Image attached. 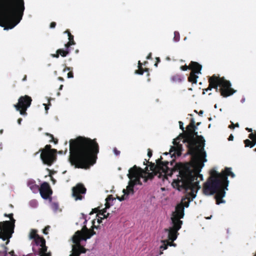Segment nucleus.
Returning <instances> with one entry per match:
<instances>
[{
    "instance_id": "obj_1",
    "label": "nucleus",
    "mask_w": 256,
    "mask_h": 256,
    "mask_svg": "<svg viewBox=\"0 0 256 256\" xmlns=\"http://www.w3.org/2000/svg\"><path fill=\"white\" fill-rule=\"evenodd\" d=\"M197 129L194 118H191L190 122L186 126V130L174 140V148L178 156H180L182 150V144H180L182 140L183 144H186L188 152L192 156L191 162L186 163L181 167L182 174L190 172V170L197 174L200 180H202V174H200L201 169L204 166V162L206 161V154L204 150L205 140L202 136H198L196 132Z\"/></svg>"
},
{
    "instance_id": "obj_2",
    "label": "nucleus",
    "mask_w": 256,
    "mask_h": 256,
    "mask_svg": "<svg viewBox=\"0 0 256 256\" xmlns=\"http://www.w3.org/2000/svg\"><path fill=\"white\" fill-rule=\"evenodd\" d=\"M162 157L160 156V158L156 160V164L149 162V160H147L145 159L144 164H148L150 170L152 171V172H148L146 174L147 176H144L142 178H144V182H146L148 180H152L154 176L158 174L160 176L164 174V175L171 176L174 172H178V178L172 182L173 187L180 191L184 190L188 195L186 198L189 200L190 198L192 200L196 196V193L200 188L199 186V180H198L199 176L191 170L190 172L182 174L181 167L184 164L176 163L174 160L170 162V165L172 168H170L168 166V161H162Z\"/></svg>"
},
{
    "instance_id": "obj_3",
    "label": "nucleus",
    "mask_w": 256,
    "mask_h": 256,
    "mask_svg": "<svg viewBox=\"0 0 256 256\" xmlns=\"http://www.w3.org/2000/svg\"><path fill=\"white\" fill-rule=\"evenodd\" d=\"M69 160L76 168L88 169L96 161L99 145L96 139L79 136L70 139Z\"/></svg>"
},
{
    "instance_id": "obj_4",
    "label": "nucleus",
    "mask_w": 256,
    "mask_h": 256,
    "mask_svg": "<svg viewBox=\"0 0 256 256\" xmlns=\"http://www.w3.org/2000/svg\"><path fill=\"white\" fill-rule=\"evenodd\" d=\"M24 10V0H0V26L4 30L14 28L22 20Z\"/></svg>"
},
{
    "instance_id": "obj_5",
    "label": "nucleus",
    "mask_w": 256,
    "mask_h": 256,
    "mask_svg": "<svg viewBox=\"0 0 256 256\" xmlns=\"http://www.w3.org/2000/svg\"><path fill=\"white\" fill-rule=\"evenodd\" d=\"M210 176L204 184L203 191L205 194L212 195L216 194V204H219L224 202V170L220 172L212 168L210 172Z\"/></svg>"
},
{
    "instance_id": "obj_6",
    "label": "nucleus",
    "mask_w": 256,
    "mask_h": 256,
    "mask_svg": "<svg viewBox=\"0 0 256 256\" xmlns=\"http://www.w3.org/2000/svg\"><path fill=\"white\" fill-rule=\"evenodd\" d=\"M4 216L8 217L10 220H6L0 222V238L3 240H6V244L10 242L14 232L15 220L13 218V214H4Z\"/></svg>"
},
{
    "instance_id": "obj_7",
    "label": "nucleus",
    "mask_w": 256,
    "mask_h": 256,
    "mask_svg": "<svg viewBox=\"0 0 256 256\" xmlns=\"http://www.w3.org/2000/svg\"><path fill=\"white\" fill-rule=\"evenodd\" d=\"M92 226L91 229H88L86 225H84L82 230H78L72 237V242L76 245L80 244L82 240H86L90 238L92 236L96 234L94 228H98V226L94 225V220L92 221Z\"/></svg>"
},
{
    "instance_id": "obj_8",
    "label": "nucleus",
    "mask_w": 256,
    "mask_h": 256,
    "mask_svg": "<svg viewBox=\"0 0 256 256\" xmlns=\"http://www.w3.org/2000/svg\"><path fill=\"white\" fill-rule=\"evenodd\" d=\"M208 87L205 89L206 91L214 88L216 92L220 94V95L224 96V76L220 78L216 74H214L208 78Z\"/></svg>"
},
{
    "instance_id": "obj_9",
    "label": "nucleus",
    "mask_w": 256,
    "mask_h": 256,
    "mask_svg": "<svg viewBox=\"0 0 256 256\" xmlns=\"http://www.w3.org/2000/svg\"><path fill=\"white\" fill-rule=\"evenodd\" d=\"M32 102L30 96L25 95L21 96L18 100V102L14 105L16 110L18 111L20 114L23 116L27 115V109L30 106Z\"/></svg>"
},
{
    "instance_id": "obj_10",
    "label": "nucleus",
    "mask_w": 256,
    "mask_h": 256,
    "mask_svg": "<svg viewBox=\"0 0 256 256\" xmlns=\"http://www.w3.org/2000/svg\"><path fill=\"white\" fill-rule=\"evenodd\" d=\"M184 206L182 204H178L176 206V210L172 214L171 218L172 223H176L182 225V222L180 220L184 216Z\"/></svg>"
},
{
    "instance_id": "obj_11",
    "label": "nucleus",
    "mask_w": 256,
    "mask_h": 256,
    "mask_svg": "<svg viewBox=\"0 0 256 256\" xmlns=\"http://www.w3.org/2000/svg\"><path fill=\"white\" fill-rule=\"evenodd\" d=\"M86 189L82 184H78L72 188V196L76 200H82L84 194L86 193Z\"/></svg>"
},
{
    "instance_id": "obj_12",
    "label": "nucleus",
    "mask_w": 256,
    "mask_h": 256,
    "mask_svg": "<svg viewBox=\"0 0 256 256\" xmlns=\"http://www.w3.org/2000/svg\"><path fill=\"white\" fill-rule=\"evenodd\" d=\"M38 191L40 194L41 196L44 200L50 198L52 194V190L50 188L49 184L47 182H44L39 188Z\"/></svg>"
},
{
    "instance_id": "obj_13",
    "label": "nucleus",
    "mask_w": 256,
    "mask_h": 256,
    "mask_svg": "<svg viewBox=\"0 0 256 256\" xmlns=\"http://www.w3.org/2000/svg\"><path fill=\"white\" fill-rule=\"evenodd\" d=\"M56 152H46L40 154V158L43 163L48 166H51L56 160Z\"/></svg>"
},
{
    "instance_id": "obj_14",
    "label": "nucleus",
    "mask_w": 256,
    "mask_h": 256,
    "mask_svg": "<svg viewBox=\"0 0 256 256\" xmlns=\"http://www.w3.org/2000/svg\"><path fill=\"white\" fill-rule=\"evenodd\" d=\"M172 224V227H170L169 228H166L164 230L166 232H168V238L172 242L177 238L178 231L181 228L182 225L176 223Z\"/></svg>"
},
{
    "instance_id": "obj_15",
    "label": "nucleus",
    "mask_w": 256,
    "mask_h": 256,
    "mask_svg": "<svg viewBox=\"0 0 256 256\" xmlns=\"http://www.w3.org/2000/svg\"><path fill=\"white\" fill-rule=\"evenodd\" d=\"M128 172V176L130 180H132L133 179V178L137 177L138 176H142V178H143L144 174V170L136 166V165L130 168Z\"/></svg>"
},
{
    "instance_id": "obj_16",
    "label": "nucleus",
    "mask_w": 256,
    "mask_h": 256,
    "mask_svg": "<svg viewBox=\"0 0 256 256\" xmlns=\"http://www.w3.org/2000/svg\"><path fill=\"white\" fill-rule=\"evenodd\" d=\"M86 250L80 244L73 246L72 252L70 256H80L81 254L85 253Z\"/></svg>"
},
{
    "instance_id": "obj_17",
    "label": "nucleus",
    "mask_w": 256,
    "mask_h": 256,
    "mask_svg": "<svg viewBox=\"0 0 256 256\" xmlns=\"http://www.w3.org/2000/svg\"><path fill=\"white\" fill-rule=\"evenodd\" d=\"M231 86L230 82L225 80V98L230 96L236 92V90L232 88Z\"/></svg>"
},
{
    "instance_id": "obj_18",
    "label": "nucleus",
    "mask_w": 256,
    "mask_h": 256,
    "mask_svg": "<svg viewBox=\"0 0 256 256\" xmlns=\"http://www.w3.org/2000/svg\"><path fill=\"white\" fill-rule=\"evenodd\" d=\"M228 176L234 178L235 177L234 174L232 171L231 168L225 167V191L228 190Z\"/></svg>"
},
{
    "instance_id": "obj_19",
    "label": "nucleus",
    "mask_w": 256,
    "mask_h": 256,
    "mask_svg": "<svg viewBox=\"0 0 256 256\" xmlns=\"http://www.w3.org/2000/svg\"><path fill=\"white\" fill-rule=\"evenodd\" d=\"M35 244L36 246H40L41 248H39L38 250H42V251L46 250V240L43 237H40L39 236L34 239Z\"/></svg>"
},
{
    "instance_id": "obj_20",
    "label": "nucleus",
    "mask_w": 256,
    "mask_h": 256,
    "mask_svg": "<svg viewBox=\"0 0 256 256\" xmlns=\"http://www.w3.org/2000/svg\"><path fill=\"white\" fill-rule=\"evenodd\" d=\"M190 70H191V72H194V73H197V74H200V71L202 68V66L198 62H196L192 61L190 64Z\"/></svg>"
},
{
    "instance_id": "obj_21",
    "label": "nucleus",
    "mask_w": 256,
    "mask_h": 256,
    "mask_svg": "<svg viewBox=\"0 0 256 256\" xmlns=\"http://www.w3.org/2000/svg\"><path fill=\"white\" fill-rule=\"evenodd\" d=\"M64 33L68 34V42L65 44V48H70L72 45H74L76 42L74 40V36L71 34L70 30H67L64 32Z\"/></svg>"
},
{
    "instance_id": "obj_22",
    "label": "nucleus",
    "mask_w": 256,
    "mask_h": 256,
    "mask_svg": "<svg viewBox=\"0 0 256 256\" xmlns=\"http://www.w3.org/2000/svg\"><path fill=\"white\" fill-rule=\"evenodd\" d=\"M28 186L34 192H37L39 190V186L36 184V182L34 180H29L28 182Z\"/></svg>"
},
{
    "instance_id": "obj_23",
    "label": "nucleus",
    "mask_w": 256,
    "mask_h": 256,
    "mask_svg": "<svg viewBox=\"0 0 256 256\" xmlns=\"http://www.w3.org/2000/svg\"><path fill=\"white\" fill-rule=\"evenodd\" d=\"M56 152V149H52L51 148V146L50 144H46L44 148H41L40 149L38 152L35 153V155H36L38 154L40 152Z\"/></svg>"
},
{
    "instance_id": "obj_24",
    "label": "nucleus",
    "mask_w": 256,
    "mask_h": 256,
    "mask_svg": "<svg viewBox=\"0 0 256 256\" xmlns=\"http://www.w3.org/2000/svg\"><path fill=\"white\" fill-rule=\"evenodd\" d=\"M134 186H133L132 184L130 182L128 186H127L126 189L123 190V192L128 196L130 194H133L134 193Z\"/></svg>"
},
{
    "instance_id": "obj_25",
    "label": "nucleus",
    "mask_w": 256,
    "mask_h": 256,
    "mask_svg": "<svg viewBox=\"0 0 256 256\" xmlns=\"http://www.w3.org/2000/svg\"><path fill=\"white\" fill-rule=\"evenodd\" d=\"M196 74H197V73H194V72H190V76L188 78V80L189 82H192V84H196L198 76Z\"/></svg>"
},
{
    "instance_id": "obj_26",
    "label": "nucleus",
    "mask_w": 256,
    "mask_h": 256,
    "mask_svg": "<svg viewBox=\"0 0 256 256\" xmlns=\"http://www.w3.org/2000/svg\"><path fill=\"white\" fill-rule=\"evenodd\" d=\"M106 208H105L102 210L100 212L99 214L104 216V218H107L108 217L110 214L108 213L106 214H105L106 210V209L109 208L110 207L111 204H110V202H108L106 201Z\"/></svg>"
},
{
    "instance_id": "obj_27",
    "label": "nucleus",
    "mask_w": 256,
    "mask_h": 256,
    "mask_svg": "<svg viewBox=\"0 0 256 256\" xmlns=\"http://www.w3.org/2000/svg\"><path fill=\"white\" fill-rule=\"evenodd\" d=\"M70 52V48H66V50L60 48L57 50V53H58L62 57H66Z\"/></svg>"
},
{
    "instance_id": "obj_28",
    "label": "nucleus",
    "mask_w": 256,
    "mask_h": 256,
    "mask_svg": "<svg viewBox=\"0 0 256 256\" xmlns=\"http://www.w3.org/2000/svg\"><path fill=\"white\" fill-rule=\"evenodd\" d=\"M170 80L173 82H180L182 81V76L179 74H174L172 76Z\"/></svg>"
},
{
    "instance_id": "obj_29",
    "label": "nucleus",
    "mask_w": 256,
    "mask_h": 256,
    "mask_svg": "<svg viewBox=\"0 0 256 256\" xmlns=\"http://www.w3.org/2000/svg\"><path fill=\"white\" fill-rule=\"evenodd\" d=\"M47 250L48 247L46 246V250H44V251H42V250H38V252H36L34 249L33 251L36 254H37L40 256H51L50 252H47Z\"/></svg>"
},
{
    "instance_id": "obj_30",
    "label": "nucleus",
    "mask_w": 256,
    "mask_h": 256,
    "mask_svg": "<svg viewBox=\"0 0 256 256\" xmlns=\"http://www.w3.org/2000/svg\"><path fill=\"white\" fill-rule=\"evenodd\" d=\"M140 178H142V176H138L137 177H134L133 178V179L130 180V182L132 184L133 186L140 184L142 185V183L140 181Z\"/></svg>"
},
{
    "instance_id": "obj_31",
    "label": "nucleus",
    "mask_w": 256,
    "mask_h": 256,
    "mask_svg": "<svg viewBox=\"0 0 256 256\" xmlns=\"http://www.w3.org/2000/svg\"><path fill=\"white\" fill-rule=\"evenodd\" d=\"M6 242L5 244H2L1 247L2 248V250H0V256H6L8 254V248L6 246Z\"/></svg>"
},
{
    "instance_id": "obj_32",
    "label": "nucleus",
    "mask_w": 256,
    "mask_h": 256,
    "mask_svg": "<svg viewBox=\"0 0 256 256\" xmlns=\"http://www.w3.org/2000/svg\"><path fill=\"white\" fill-rule=\"evenodd\" d=\"M148 68H145L144 69L142 68V66H138V70L135 71V73L138 74H142L144 72H148Z\"/></svg>"
},
{
    "instance_id": "obj_33",
    "label": "nucleus",
    "mask_w": 256,
    "mask_h": 256,
    "mask_svg": "<svg viewBox=\"0 0 256 256\" xmlns=\"http://www.w3.org/2000/svg\"><path fill=\"white\" fill-rule=\"evenodd\" d=\"M244 142L246 147L252 148L256 144V142H253L252 141L248 139L244 140Z\"/></svg>"
},
{
    "instance_id": "obj_34",
    "label": "nucleus",
    "mask_w": 256,
    "mask_h": 256,
    "mask_svg": "<svg viewBox=\"0 0 256 256\" xmlns=\"http://www.w3.org/2000/svg\"><path fill=\"white\" fill-rule=\"evenodd\" d=\"M38 236L37 234V230H32L30 234V239H34Z\"/></svg>"
},
{
    "instance_id": "obj_35",
    "label": "nucleus",
    "mask_w": 256,
    "mask_h": 256,
    "mask_svg": "<svg viewBox=\"0 0 256 256\" xmlns=\"http://www.w3.org/2000/svg\"><path fill=\"white\" fill-rule=\"evenodd\" d=\"M45 134L51 138V140H50V142H54L55 144H58V140L57 138H55L52 134L48 132H46Z\"/></svg>"
},
{
    "instance_id": "obj_36",
    "label": "nucleus",
    "mask_w": 256,
    "mask_h": 256,
    "mask_svg": "<svg viewBox=\"0 0 256 256\" xmlns=\"http://www.w3.org/2000/svg\"><path fill=\"white\" fill-rule=\"evenodd\" d=\"M248 138L250 140H252V141L256 142V132H255L254 133L252 132V133L248 135Z\"/></svg>"
},
{
    "instance_id": "obj_37",
    "label": "nucleus",
    "mask_w": 256,
    "mask_h": 256,
    "mask_svg": "<svg viewBox=\"0 0 256 256\" xmlns=\"http://www.w3.org/2000/svg\"><path fill=\"white\" fill-rule=\"evenodd\" d=\"M52 208L54 210H58V203H56V202H53L52 204Z\"/></svg>"
},
{
    "instance_id": "obj_38",
    "label": "nucleus",
    "mask_w": 256,
    "mask_h": 256,
    "mask_svg": "<svg viewBox=\"0 0 256 256\" xmlns=\"http://www.w3.org/2000/svg\"><path fill=\"white\" fill-rule=\"evenodd\" d=\"M115 198H113L112 195H109L106 199V200L108 202H110V201H113Z\"/></svg>"
},
{
    "instance_id": "obj_39",
    "label": "nucleus",
    "mask_w": 256,
    "mask_h": 256,
    "mask_svg": "<svg viewBox=\"0 0 256 256\" xmlns=\"http://www.w3.org/2000/svg\"><path fill=\"white\" fill-rule=\"evenodd\" d=\"M180 69L184 71H186V70H188V69L190 70V65L189 66L184 65V66H180Z\"/></svg>"
},
{
    "instance_id": "obj_40",
    "label": "nucleus",
    "mask_w": 256,
    "mask_h": 256,
    "mask_svg": "<svg viewBox=\"0 0 256 256\" xmlns=\"http://www.w3.org/2000/svg\"><path fill=\"white\" fill-rule=\"evenodd\" d=\"M128 196H126V194H124L123 196H122L121 197H119L118 196H117V198L120 200V201H122L126 199Z\"/></svg>"
},
{
    "instance_id": "obj_41",
    "label": "nucleus",
    "mask_w": 256,
    "mask_h": 256,
    "mask_svg": "<svg viewBox=\"0 0 256 256\" xmlns=\"http://www.w3.org/2000/svg\"><path fill=\"white\" fill-rule=\"evenodd\" d=\"M113 152L116 156H119L120 154V150H118L116 148H114Z\"/></svg>"
},
{
    "instance_id": "obj_42",
    "label": "nucleus",
    "mask_w": 256,
    "mask_h": 256,
    "mask_svg": "<svg viewBox=\"0 0 256 256\" xmlns=\"http://www.w3.org/2000/svg\"><path fill=\"white\" fill-rule=\"evenodd\" d=\"M172 147H173V146H172ZM172 148V146L171 147V148L170 149L169 153L166 152L164 153V154H165V155H168L169 154H171V152H174V153L173 154H176L178 156V154H177L176 152L174 150V148Z\"/></svg>"
},
{
    "instance_id": "obj_43",
    "label": "nucleus",
    "mask_w": 256,
    "mask_h": 256,
    "mask_svg": "<svg viewBox=\"0 0 256 256\" xmlns=\"http://www.w3.org/2000/svg\"><path fill=\"white\" fill-rule=\"evenodd\" d=\"M178 123L180 124V128L182 130L183 132H184L185 130L184 127L183 126V122L181 121H180Z\"/></svg>"
},
{
    "instance_id": "obj_44",
    "label": "nucleus",
    "mask_w": 256,
    "mask_h": 256,
    "mask_svg": "<svg viewBox=\"0 0 256 256\" xmlns=\"http://www.w3.org/2000/svg\"><path fill=\"white\" fill-rule=\"evenodd\" d=\"M152 155V151L150 148H148V156L149 158H150Z\"/></svg>"
},
{
    "instance_id": "obj_45",
    "label": "nucleus",
    "mask_w": 256,
    "mask_h": 256,
    "mask_svg": "<svg viewBox=\"0 0 256 256\" xmlns=\"http://www.w3.org/2000/svg\"><path fill=\"white\" fill-rule=\"evenodd\" d=\"M50 226H46L44 230H43V233L45 234H48V232L47 230L50 228Z\"/></svg>"
},
{
    "instance_id": "obj_46",
    "label": "nucleus",
    "mask_w": 256,
    "mask_h": 256,
    "mask_svg": "<svg viewBox=\"0 0 256 256\" xmlns=\"http://www.w3.org/2000/svg\"><path fill=\"white\" fill-rule=\"evenodd\" d=\"M74 77V74L72 72H70L68 74V78H72Z\"/></svg>"
},
{
    "instance_id": "obj_47",
    "label": "nucleus",
    "mask_w": 256,
    "mask_h": 256,
    "mask_svg": "<svg viewBox=\"0 0 256 256\" xmlns=\"http://www.w3.org/2000/svg\"><path fill=\"white\" fill-rule=\"evenodd\" d=\"M60 56V54L58 53H57V50L56 51V54H52V56L53 58H58Z\"/></svg>"
},
{
    "instance_id": "obj_48",
    "label": "nucleus",
    "mask_w": 256,
    "mask_h": 256,
    "mask_svg": "<svg viewBox=\"0 0 256 256\" xmlns=\"http://www.w3.org/2000/svg\"><path fill=\"white\" fill-rule=\"evenodd\" d=\"M44 104V106H45V110H46V112H47L48 110V108H48V106L51 105V104H50V100H49V101H48V105H47V104Z\"/></svg>"
},
{
    "instance_id": "obj_49",
    "label": "nucleus",
    "mask_w": 256,
    "mask_h": 256,
    "mask_svg": "<svg viewBox=\"0 0 256 256\" xmlns=\"http://www.w3.org/2000/svg\"><path fill=\"white\" fill-rule=\"evenodd\" d=\"M56 26V22H52L50 24V28H54Z\"/></svg>"
},
{
    "instance_id": "obj_50",
    "label": "nucleus",
    "mask_w": 256,
    "mask_h": 256,
    "mask_svg": "<svg viewBox=\"0 0 256 256\" xmlns=\"http://www.w3.org/2000/svg\"><path fill=\"white\" fill-rule=\"evenodd\" d=\"M82 218L84 219V224L85 225V224L87 222V220L86 219V216L84 214L82 213Z\"/></svg>"
},
{
    "instance_id": "obj_51",
    "label": "nucleus",
    "mask_w": 256,
    "mask_h": 256,
    "mask_svg": "<svg viewBox=\"0 0 256 256\" xmlns=\"http://www.w3.org/2000/svg\"><path fill=\"white\" fill-rule=\"evenodd\" d=\"M98 209L96 208L92 209V210L89 214L91 215V214H93L94 213H96L98 212Z\"/></svg>"
},
{
    "instance_id": "obj_52",
    "label": "nucleus",
    "mask_w": 256,
    "mask_h": 256,
    "mask_svg": "<svg viewBox=\"0 0 256 256\" xmlns=\"http://www.w3.org/2000/svg\"><path fill=\"white\" fill-rule=\"evenodd\" d=\"M181 204H182L184 206V207L188 208L189 206V202H182Z\"/></svg>"
},
{
    "instance_id": "obj_53",
    "label": "nucleus",
    "mask_w": 256,
    "mask_h": 256,
    "mask_svg": "<svg viewBox=\"0 0 256 256\" xmlns=\"http://www.w3.org/2000/svg\"><path fill=\"white\" fill-rule=\"evenodd\" d=\"M156 64H154V66H158V64L159 62H160V58H156Z\"/></svg>"
},
{
    "instance_id": "obj_54",
    "label": "nucleus",
    "mask_w": 256,
    "mask_h": 256,
    "mask_svg": "<svg viewBox=\"0 0 256 256\" xmlns=\"http://www.w3.org/2000/svg\"><path fill=\"white\" fill-rule=\"evenodd\" d=\"M234 140V136H233V135L232 134H231L229 136V137L228 138V140L230 141V140Z\"/></svg>"
},
{
    "instance_id": "obj_55",
    "label": "nucleus",
    "mask_w": 256,
    "mask_h": 256,
    "mask_svg": "<svg viewBox=\"0 0 256 256\" xmlns=\"http://www.w3.org/2000/svg\"><path fill=\"white\" fill-rule=\"evenodd\" d=\"M144 176H145L146 174H148V172H147V171H148V166H146V168H145V170H144Z\"/></svg>"
},
{
    "instance_id": "obj_56",
    "label": "nucleus",
    "mask_w": 256,
    "mask_h": 256,
    "mask_svg": "<svg viewBox=\"0 0 256 256\" xmlns=\"http://www.w3.org/2000/svg\"><path fill=\"white\" fill-rule=\"evenodd\" d=\"M168 248V246L166 244H164L160 246V248H163V250H166Z\"/></svg>"
},
{
    "instance_id": "obj_57",
    "label": "nucleus",
    "mask_w": 256,
    "mask_h": 256,
    "mask_svg": "<svg viewBox=\"0 0 256 256\" xmlns=\"http://www.w3.org/2000/svg\"><path fill=\"white\" fill-rule=\"evenodd\" d=\"M228 128L230 129H233L234 128V124L232 122V124L229 125Z\"/></svg>"
},
{
    "instance_id": "obj_58",
    "label": "nucleus",
    "mask_w": 256,
    "mask_h": 256,
    "mask_svg": "<svg viewBox=\"0 0 256 256\" xmlns=\"http://www.w3.org/2000/svg\"><path fill=\"white\" fill-rule=\"evenodd\" d=\"M104 218V216L102 218L100 217V218H98V224H100L102 222V218Z\"/></svg>"
},
{
    "instance_id": "obj_59",
    "label": "nucleus",
    "mask_w": 256,
    "mask_h": 256,
    "mask_svg": "<svg viewBox=\"0 0 256 256\" xmlns=\"http://www.w3.org/2000/svg\"><path fill=\"white\" fill-rule=\"evenodd\" d=\"M9 254L12 256H15V254H14V250H11L10 252H9Z\"/></svg>"
},
{
    "instance_id": "obj_60",
    "label": "nucleus",
    "mask_w": 256,
    "mask_h": 256,
    "mask_svg": "<svg viewBox=\"0 0 256 256\" xmlns=\"http://www.w3.org/2000/svg\"><path fill=\"white\" fill-rule=\"evenodd\" d=\"M146 58L148 60L152 58V53H150Z\"/></svg>"
},
{
    "instance_id": "obj_61",
    "label": "nucleus",
    "mask_w": 256,
    "mask_h": 256,
    "mask_svg": "<svg viewBox=\"0 0 256 256\" xmlns=\"http://www.w3.org/2000/svg\"><path fill=\"white\" fill-rule=\"evenodd\" d=\"M22 118H19L18 120V123L19 124H21V122H22Z\"/></svg>"
},
{
    "instance_id": "obj_62",
    "label": "nucleus",
    "mask_w": 256,
    "mask_h": 256,
    "mask_svg": "<svg viewBox=\"0 0 256 256\" xmlns=\"http://www.w3.org/2000/svg\"><path fill=\"white\" fill-rule=\"evenodd\" d=\"M246 130L248 132H252V128H246Z\"/></svg>"
},
{
    "instance_id": "obj_63",
    "label": "nucleus",
    "mask_w": 256,
    "mask_h": 256,
    "mask_svg": "<svg viewBox=\"0 0 256 256\" xmlns=\"http://www.w3.org/2000/svg\"><path fill=\"white\" fill-rule=\"evenodd\" d=\"M70 70V68L66 67L65 68H64V72H66V70Z\"/></svg>"
},
{
    "instance_id": "obj_64",
    "label": "nucleus",
    "mask_w": 256,
    "mask_h": 256,
    "mask_svg": "<svg viewBox=\"0 0 256 256\" xmlns=\"http://www.w3.org/2000/svg\"><path fill=\"white\" fill-rule=\"evenodd\" d=\"M204 113V111L202 110H200L198 112V115L202 116Z\"/></svg>"
}]
</instances>
